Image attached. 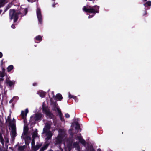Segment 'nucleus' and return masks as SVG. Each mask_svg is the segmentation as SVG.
<instances>
[{
	"instance_id": "26",
	"label": "nucleus",
	"mask_w": 151,
	"mask_h": 151,
	"mask_svg": "<svg viewBox=\"0 0 151 151\" xmlns=\"http://www.w3.org/2000/svg\"><path fill=\"white\" fill-rule=\"evenodd\" d=\"M65 116L67 118H68L70 117V115L68 114H65Z\"/></svg>"
},
{
	"instance_id": "37",
	"label": "nucleus",
	"mask_w": 151,
	"mask_h": 151,
	"mask_svg": "<svg viewBox=\"0 0 151 151\" xmlns=\"http://www.w3.org/2000/svg\"><path fill=\"white\" fill-rule=\"evenodd\" d=\"M9 5H10V6H9V8L12 5V4H10Z\"/></svg>"
},
{
	"instance_id": "4",
	"label": "nucleus",
	"mask_w": 151,
	"mask_h": 151,
	"mask_svg": "<svg viewBox=\"0 0 151 151\" xmlns=\"http://www.w3.org/2000/svg\"><path fill=\"white\" fill-rule=\"evenodd\" d=\"M10 125L11 128V136L13 138L15 137L17 135L16 132V128L14 122H13V123H11Z\"/></svg>"
},
{
	"instance_id": "40",
	"label": "nucleus",
	"mask_w": 151,
	"mask_h": 151,
	"mask_svg": "<svg viewBox=\"0 0 151 151\" xmlns=\"http://www.w3.org/2000/svg\"><path fill=\"white\" fill-rule=\"evenodd\" d=\"M1 12H2V11L1 10H0V14L1 13Z\"/></svg>"
},
{
	"instance_id": "8",
	"label": "nucleus",
	"mask_w": 151,
	"mask_h": 151,
	"mask_svg": "<svg viewBox=\"0 0 151 151\" xmlns=\"http://www.w3.org/2000/svg\"><path fill=\"white\" fill-rule=\"evenodd\" d=\"M28 112V109H26L25 111H22L21 113V115L22 118L24 119L26 116Z\"/></svg>"
},
{
	"instance_id": "13",
	"label": "nucleus",
	"mask_w": 151,
	"mask_h": 151,
	"mask_svg": "<svg viewBox=\"0 0 151 151\" xmlns=\"http://www.w3.org/2000/svg\"><path fill=\"white\" fill-rule=\"evenodd\" d=\"M42 116L41 114H36L34 119L35 120H39Z\"/></svg>"
},
{
	"instance_id": "21",
	"label": "nucleus",
	"mask_w": 151,
	"mask_h": 151,
	"mask_svg": "<svg viewBox=\"0 0 151 151\" xmlns=\"http://www.w3.org/2000/svg\"><path fill=\"white\" fill-rule=\"evenodd\" d=\"M57 111H58L60 116H61V113L60 109L58 108H57Z\"/></svg>"
},
{
	"instance_id": "14",
	"label": "nucleus",
	"mask_w": 151,
	"mask_h": 151,
	"mask_svg": "<svg viewBox=\"0 0 151 151\" xmlns=\"http://www.w3.org/2000/svg\"><path fill=\"white\" fill-rule=\"evenodd\" d=\"M40 96L41 97H44L45 95V93L42 91H40L38 92V93Z\"/></svg>"
},
{
	"instance_id": "30",
	"label": "nucleus",
	"mask_w": 151,
	"mask_h": 151,
	"mask_svg": "<svg viewBox=\"0 0 151 151\" xmlns=\"http://www.w3.org/2000/svg\"><path fill=\"white\" fill-rule=\"evenodd\" d=\"M1 142L3 146L4 145L3 139L1 140Z\"/></svg>"
},
{
	"instance_id": "41",
	"label": "nucleus",
	"mask_w": 151,
	"mask_h": 151,
	"mask_svg": "<svg viewBox=\"0 0 151 151\" xmlns=\"http://www.w3.org/2000/svg\"><path fill=\"white\" fill-rule=\"evenodd\" d=\"M92 151H94V150H92Z\"/></svg>"
},
{
	"instance_id": "24",
	"label": "nucleus",
	"mask_w": 151,
	"mask_h": 151,
	"mask_svg": "<svg viewBox=\"0 0 151 151\" xmlns=\"http://www.w3.org/2000/svg\"><path fill=\"white\" fill-rule=\"evenodd\" d=\"M76 129H79L80 128V126H79V125L77 123H76Z\"/></svg>"
},
{
	"instance_id": "9",
	"label": "nucleus",
	"mask_w": 151,
	"mask_h": 151,
	"mask_svg": "<svg viewBox=\"0 0 151 151\" xmlns=\"http://www.w3.org/2000/svg\"><path fill=\"white\" fill-rule=\"evenodd\" d=\"M7 83L10 87L14 86V85L15 83V81H7Z\"/></svg>"
},
{
	"instance_id": "39",
	"label": "nucleus",
	"mask_w": 151,
	"mask_h": 151,
	"mask_svg": "<svg viewBox=\"0 0 151 151\" xmlns=\"http://www.w3.org/2000/svg\"><path fill=\"white\" fill-rule=\"evenodd\" d=\"M55 4H53V6H53V7H55Z\"/></svg>"
},
{
	"instance_id": "7",
	"label": "nucleus",
	"mask_w": 151,
	"mask_h": 151,
	"mask_svg": "<svg viewBox=\"0 0 151 151\" xmlns=\"http://www.w3.org/2000/svg\"><path fill=\"white\" fill-rule=\"evenodd\" d=\"M43 110L47 116L51 118H52L53 115L49 110H47L44 107H43Z\"/></svg>"
},
{
	"instance_id": "5",
	"label": "nucleus",
	"mask_w": 151,
	"mask_h": 151,
	"mask_svg": "<svg viewBox=\"0 0 151 151\" xmlns=\"http://www.w3.org/2000/svg\"><path fill=\"white\" fill-rule=\"evenodd\" d=\"M61 130H60L59 131V134L58 135L57 137L55 139L56 141V144H59L60 143L62 140L63 139V135L64 134V132H63L62 135L60 133V131Z\"/></svg>"
},
{
	"instance_id": "1",
	"label": "nucleus",
	"mask_w": 151,
	"mask_h": 151,
	"mask_svg": "<svg viewBox=\"0 0 151 151\" xmlns=\"http://www.w3.org/2000/svg\"><path fill=\"white\" fill-rule=\"evenodd\" d=\"M27 12V10L26 9H21L20 12L17 11H16L14 9H10L9 11V17L11 20L14 19V22H15L18 18V15L19 14H21L22 15H25Z\"/></svg>"
},
{
	"instance_id": "25",
	"label": "nucleus",
	"mask_w": 151,
	"mask_h": 151,
	"mask_svg": "<svg viewBox=\"0 0 151 151\" xmlns=\"http://www.w3.org/2000/svg\"><path fill=\"white\" fill-rule=\"evenodd\" d=\"M15 98H17V97H14L12 99H11L9 101V103H11L13 101V100Z\"/></svg>"
},
{
	"instance_id": "19",
	"label": "nucleus",
	"mask_w": 151,
	"mask_h": 151,
	"mask_svg": "<svg viewBox=\"0 0 151 151\" xmlns=\"http://www.w3.org/2000/svg\"><path fill=\"white\" fill-rule=\"evenodd\" d=\"M41 146V145L40 144L37 145L35 147H34V149L35 150H37Z\"/></svg>"
},
{
	"instance_id": "2",
	"label": "nucleus",
	"mask_w": 151,
	"mask_h": 151,
	"mask_svg": "<svg viewBox=\"0 0 151 151\" xmlns=\"http://www.w3.org/2000/svg\"><path fill=\"white\" fill-rule=\"evenodd\" d=\"M99 7L97 6H94L91 7L90 6L87 5L84 6L83 8V11L86 12L93 13V15H90L89 16L88 18H90L92 17L96 13H98Z\"/></svg>"
},
{
	"instance_id": "20",
	"label": "nucleus",
	"mask_w": 151,
	"mask_h": 151,
	"mask_svg": "<svg viewBox=\"0 0 151 151\" xmlns=\"http://www.w3.org/2000/svg\"><path fill=\"white\" fill-rule=\"evenodd\" d=\"M25 147V145L19 146V147L18 150H19L20 151H22L24 149Z\"/></svg>"
},
{
	"instance_id": "31",
	"label": "nucleus",
	"mask_w": 151,
	"mask_h": 151,
	"mask_svg": "<svg viewBox=\"0 0 151 151\" xmlns=\"http://www.w3.org/2000/svg\"><path fill=\"white\" fill-rule=\"evenodd\" d=\"M32 145H33L34 144V140H32Z\"/></svg>"
},
{
	"instance_id": "18",
	"label": "nucleus",
	"mask_w": 151,
	"mask_h": 151,
	"mask_svg": "<svg viewBox=\"0 0 151 151\" xmlns=\"http://www.w3.org/2000/svg\"><path fill=\"white\" fill-rule=\"evenodd\" d=\"M36 39L37 40L41 41L42 39V37L40 35L36 36L35 37Z\"/></svg>"
},
{
	"instance_id": "27",
	"label": "nucleus",
	"mask_w": 151,
	"mask_h": 151,
	"mask_svg": "<svg viewBox=\"0 0 151 151\" xmlns=\"http://www.w3.org/2000/svg\"><path fill=\"white\" fill-rule=\"evenodd\" d=\"M0 151H4L3 147H1L0 146Z\"/></svg>"
},
{
	"instance_id": "17",
	"label": "nucleus",
	"mask_w": 151,
	"mask_h": 151,
	"mask_svg": "<svg viewBox=\"0 0 151 151\" xmlns=\"http://www.w3.org/2000/svg\"><path fill=\"white\" fill-rule=\"evenodd\" d=\"M13 68V66L12 65H10L7 68L8 71L10 72Z\"/></svg>"
},
{
	"instance_id": "22",
	"label": "nucleus",
	"mask_w": 151,
	"mask_h": 151,
	"mask_svg": "<svg viewBox=\"0 0 151 151\" xmlns=\"http://www.w3.org/2000/svg\"><path fill=\"white\" fill-rule=\"evenodd\" d=\"M48 145H49L48 144H46L42 148H43V149L44 150L47 148V147H48Z\"/></svg>"
},
{
	"instance_id": "23",
	"label": "nucleus",
	"mask_w": 151,
	"mask_h": 151,
	"mask_svg": "<svg viewBox=\"0 0 151 151\" xmlns=\"http://www.w3.org/2000/svg\"><path fill=\"white\" fill-rule=\"evenodd\" d=\"M4 76V72H0V77L1 78H3Z\"/></svg>"
},
{
	"instance_id": "15",
	"label": "nucleus",
	"mask_w": 151,
	"mask_h": 151,
	"mask_svg": "<svg viewBox=\"0 0 151 151\" xmlns=\"http://www.w3.org/2000/svg\"><path fill=\"white\" fill-rule=\"evenodd\" d=\"M68 97L69 98H73L75 100H76V99H77V98L76 96H74L73 95H71L69 92L68 93Z\"/></svg>"
},
{
	"instance_id": "42",
	"label": "nucleus",
	"mask_w": 151,
	"mask_h": 151,
	"mask_svg": "<svg viewBox=\"0 0 151 151\" xmlns=\"http://www.w3.org/2000/svg\"><path fill=\"white\" fill-rule=\"evenodd\" d=\"M74 145L75 146V144H74Z\"/></svg>"
},
{
	"instance_id": "33",
	"label": "nucleus",
	"mask_w": 151,
	"mask_h": 151,
	"mask_svg": "<svg viewBox=\"0 0 151 151\" xmlns=\"http://www.w3.org/2000/svg\"><path fill=\"white\" fill-rule=\"evenodd\" d=\"M2 56V54L0 52V58H1Z\"/></svg>"
},
{
	"instance_id": "32",
	"label": "nucleus",
	"mask_w": 151,
	"mask_h": 151,
	"mask_svg": "<svg viewBox=\"0 0 151 151\" xmlns=\"http://www.w3.org/2000/svg\"><path fill=\"white\" fill-rule=\"evenodd\" d=\"M11 27L13 29H14L15 27L14 26L13 24L11 26Z\"/></svg>"
},
{
	"instance_id": "28",
	"label": "nucleus",
	"mask_w": 151,
	"mask_h": 151,
	"mask_svg": "<svg viewBox=\"0 0 151 151\" xmlns=\"http://www.w3.org/2000/svg\"><path fill=\"white\" fill-rule=\"evenodd\" d=\"M27 0L29 2H32L33 1H35V0Z\"/></svg>"
},
{
	"instance_id": "10",
	"label": "nucleus",
	"mask_w": 151,
	"mask_h": 151,
	"mask_svg": "<svg viewBox=\"0 0 151 151\" xmlns=\"http://www.w3.org/2000/svg\"><path fill=\"white\" fill-rule=\"evenodd\" d=\"M76 139H78L79 140V142L82 143V144L84 145L85 143V141L84 140H83L82 137H81V136H78L76 138Z\"/></svg>"
},
{
	"instance_id": "34",
	"label": "nucleus",
	"mask_w": 151,
	"mask_h": 151,
	"mask_svg": "<svg viewBox=\"0 0 151 151\" xmlns=\"http://www.w3.org/2000/svg\"><path fill=\"white\" fill-rule=\"evenodd\" d=\"M60 117L61 120L62 121H64V119L61 117V116H60Z\"/></svg>"
},
{
	"instance_id": "11",
	"label": "nucleus",
	"mask_w": 151,
	"mask_h": 151,
	"mask_svg": "<svg viewBox=\"0 0 151 151\" xmlns=\"http://www.w3.org/2000/svg\"><path fill=\"white\" fill-rule=\"evenodd\" d=\"M55 97L57 100L60 101L63 98L62 95L60 94H58L55 96Z\"/></svg>"
},
{
	"instance_id": "36",
	"label": "nucleus",
	"mask_w": 151,
	"mask_h": 151,
	"mask_svg": "<svg viewBox=\"0 0 151 151\" xmlns=\"http://www.w3.org/2000/svg\"><path fill=\"white\" fill-rule=\"evenodd\" d=\"M76 145H75V147H78V144L76 143Z\"/></svg>"
},
{
	"instance_id": "38",
	"label": "nucleus",
	"mask_w": 151,
	"mask_h": 151,
	"mask_svg": "<svg viewBox=\"0 0 151 151\" xmlns=\"http://www.w3.org/2000/svg\"><path fill=\"white\" fill-rule=\"evenodd\" d=\"M36 85V83H33V85L34 86H35Z\"/></svg>"
},
{
	"instance_id": "29",
	"label": "nucleus",
	"mask_w": 151,
	"mask_h": 151,
	"mask_svg": "<svg viewBox=\"0 0 151 151\" xmlns=\"http://www.w3.org/2000/svg\"><path fill=\"white\" fill-rule=\"evenodd\" d=\"M36 136H37V134L36 133L34 134L32 136L33 137H34Z\"/></svg>"
},
{
	"instance_id": "16",
	"label": "nucleus",
	"mask_w": 151,
	"mask_h": 151,
	"mask_svg": "<svg viewBox=\"0 0 151 151\" xmlns=\"http://www.w3.org/2000/svg\"><path fill=\"white\" fill-rule=\"evenodd\" d=\"M144 5L145 6H151V1H149L147 2L145 4H144Z\"/></svg>"
},
{
	"instance_id": "3",
	"label": "nucleus",
	"mask_w": 151,
	"mask_h": 151,
	"mask_svg": "<svg viewBox=\"0 0 151 151\" xmlns=\"http://www.w3.org/2000/svg\"><path fill=\"white\" fill-rule=\"evenodd\" d=\"M50 127V124H47L45 125V127L43 129V132L45 133L47 137L46 138V139L47 140L51 139L52 135L51 132L49 130Z\"/></svg>"
},
{
	"instance_id": "35",
	"label": "nucleus",
	"mask_w": 151,
	"mask_h": 151,
	"mask_svg": "<svg viewBox=\"0 0 151 151\" xmlns=\"http://www.w3.org/2000/svg\"><path fill=\"white\" fill-rule=\"evenodd\" d=\"M44 151V150L43 149V148H41V149H40V151Z\"/></svg>"
},
{
	"instance_id": "6",
	"label": "nucleus",
	"mask_w": 151,
	"mask_h": 151,
	"mask_svg": "<svg viewBox=\"0 0 151 151\" xmlns=\"http://www.w3.org/2000/svg\"><path fill=\"white\" fill-rule=\"evenodd\" d=\"M36 13L37 16V18L38 20V21L40 23H42V16L41 14L40 9L39 8H37L36 10Z\"/></svg>"
},
{
	"instance_id": "12",
	"label": "nucleus",
	"mask_w": 151,
	"mask_h": 151,
	"mask_svg": "<svg viewBox=\"0 0 151 151\" xmlns=\"http://www.w3.org/2000/svg\"><path fill=\"white\" fill-rule=\"evenodd\" d=\"M7 2V0H0V8L3 6Z\"/></svg>"
}]
</instances>
